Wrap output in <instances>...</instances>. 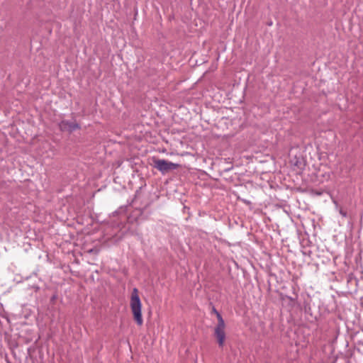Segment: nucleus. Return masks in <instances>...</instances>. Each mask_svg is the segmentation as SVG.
Masks as SVG:
<instances>
[{
	"label": "nucleus",
	"instance_id": "nucleus-1",
	"mask_svg": "<svg viewBox=\"0 0 363 363\" xmlns=\"http://www.w3.org/2000/svg\"><path fill=\"white\" fill-rule=\"evenodd\" d=\"M130 306L134 320L138 325H141L143 323L141 312L142 304L138 295V290L136 288L133 289L130 296Z\"/></svg>",
	"mask_w": 363,
	"mask_h": 363
},
{
	"label": "nucleus",
	"instance_id": "nucleus-2",
	"mask_svg": "<svg viewBox=\"0 0 363 363\" xmlns=\"http://www.w3.org/2000/svg\"><path fill=\"white\" fill-rule=\"evenodd\" d=\"M213 312L216 315L218 319V324L214 328V337H216L218 345L220 347H223L226 338L225 335V323L220 313L215 308H213Z\"/></svg>",
	"mask_w": 363,
	"mask_h": 363
},
{
	"label": "nucleus",
	"instance_id": "nucleus-3",
	"mask_svg": "<svg viewBox=\"0 0 363 363\" xmlns=\"http://www.w3.org/2000/svg\"><path fill=\"white\" fill-rule=\"evenodd\" d=\"M60 128L63 131H69L72 132L77 128H79V126L76 123H72L67 121H63L60 123Z\"/></svg>",
	"mask_w": 363,
	"mask_h": 363
},
{
	"label": "nucleus",
	"instance_id": "nucleus-4",
	"mask_svg": "<svg viewBox=\"0 0 363 363\" xmlns=\"http://www.w3.org/2000/svg\"><path fill=\"white\" fill-rule=\"evenodd\" d=\"M167 162L164 160H160V170L167 169Z\"/></svg>",
	"mask_w": 363,
	"mask_h": 363
},
{
	"label": "nucleus",
	"instance_id": "nucleus-5",
	"mask_svg": "<svg viewBox=\"0 0 363 363\" xmlns=\"http://www.w3.org/2000/svg\"><path fill=\"white\" fill-rule=\"evenodd\" d=\"M340 214L344 216V217H346L347 216V213L345 212H343L342 210L340 211Z\"/></svg>",
	"mask_w": 363,
	"mask_h": 363
},
{
	"label": "nucleus",
	"instance_id": "nucleus-6",
	"mask_svg": "<svg viewBox=\"0 0 363 363\" xmlns=\"http://www.w3.org/2000/svg\"><path fill=\"white\" fill-rule=\"evenodd\" d=\"M155 167L159 168V163L155 164Z\"/></svg>",
	"mask_w": 363,
	"mask_h": 363
}]
</instances>
